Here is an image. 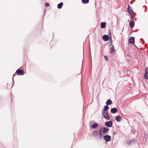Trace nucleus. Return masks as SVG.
<instances>
[{"mask_svg":"<svg viewBox=\"0 0 148 148\" xmlns=\"http://www.w3.org/2000/svg\"><path fill=\"white\" fill-rule=\"evenodd\" d=\"M102 114L104 118L108 120H109V116L107 112H103Z\"/></svg>","mask_w":148,"mask_h":148,"instance_id":"f03ea898","label":"nucleus"},{"mask_svg":"<svg viewBox=\"0 0 148 148\" xmlns=\"http://www.w3.org/2000/svg\"><path fill=\"white\" fill-rule=\"evenodd\" d=\"M45 6L46 7H48L49 6V4L48 3H45Z\"/></svg>","mask_w":148,"mask_h":148,"instance_id":"4be33fe9","label":"nucleus"},{"mask_svg":"<svg viewBox=\"0 0 148 148\" xmlns=\"http://www.w3.org/2000/svg\"><path fill=\"white\" fill-rule=\"evenodd\" d=\"M102 38L104 41H106L109 40L110 37L107 35H105L103 36Z\"/></svg>","mask_w":148,"mask_h":148,"instance_id":"1a4fd4ad","label":"nucleus"},{"mask_svg":"<svg viewBox=\"0 0 148 148\" xmlns=\"http://www.w3.org/2000/svg\"><path fill=\"white\" fill-rule=\"evenodd\" d=\"M98 134V132L97 131H93L92 133V135L93 136L95 137Z\"/></svg>","mask_w":148,"mask_h":148,"instance_id":"4468645a","label":"nucleus"},{"mask_svg":"<svg viewBox=\"0 0 148 148\" xmlns=\"http://www.w3.org/2000/svg\"><path fill=\"white\" fill-rule=\"evenodd\" d=\"M15 73L14 74V76L15 75Z\"/></svg>","mask_w":148,"mask_h":148,"instance_id":"b1692460","label":"nucleus"},{"mask_svg":"<svg viewBox=\"0 0 148 148\" xmlns=\"http://www.w3.org/2000/svg\"><path fill=\"white\" fill-rule=\"evenodd\" d=\"M110 53H113L115 51L114 47L113 45L112 47H110Z\"/></svg>","mask_w":148,"mask_h":148,"instance_id":"ddd939ff","label":"nucleus"},{"mask_svg":"<svg viewBox=\"0 0 148 148\" xmlns=\"http://www.w3.org/2000/svg\"><path fill=\"white\" fill-rule=\"evenodd\" d=\"M129 43L130 44H134V37H131L129 39Z\"/></svg>","mask_w":148,"mask_h":148,"instance_id":"6e6552de","label":"nucleus"},{"mask_svg":"<svg viewBox=\"0 0 148 148\" xmlns=\"http://www.w3.org/2000/svg\"><path fill=\"white\" fill-rule=\"evenodd\" d=\"M106 24L104 22H102L101 23V27L102 28H105L106 27Z\"/></svg>","mask_w":148,"mask_h":148,"instance_id":"2eb2a0df","label":"nucleus"},{"mask_svg":"<svg viewBox=\"0 0 148 148\" xmlns=\"http://www.w3.org/2000/svg\"><path fill=\"white\" fill-rule=\"evenodd\" d=\"M127 11L130 14H133L132 8L129 5H128Z\"/></svg>","mask_w":148,"mask_h":148,"instance_id":"39448f33","label":"nucleus"},{"mask_svg":"<svg viewBox=\"0 0 148 148\" xmlns=\"http://www.w3.org/2000/svg\"><path fill=\"white\" fill-rule=\"evenodd\" d=\"M98 125V124L97 123H94L92 124V127L93 129L95 128Z\"/></svg>","mask_w":148,"mask_h":148,"instance_id":"a211bd4d","label":"nucleus"},{"mask_svg":"<svg viewBox=\"0 0 148 148\" xmlns=\"http://www.w3.org/2000/svg\"><path fill=\"white\" fill-rule=\"evenodd\" d=\"M109 130V129L107 127H103L101 128L99 131L100 136H101L103 135L107 134V132Z\"/></svg>","mask_w":148,"mask_h":148,"instance_id":"f257e3e1","label":"nucleus"},{"mask_svg":"<svg viewBox=\"0 0 148 148\" xmlns=\"http://www.w3.org/2000/svg\"><path fill=\"white\" fill-rule=\"evenodd\" d=\"M108 109V107L107 106H106L103 109V112H107V111Z\"/></svg>","mask_w":148,"mask_h":148,"instance_id":"6ab92c4d","label":"nucleus"},{"mask_svg":"<svg viewBox=\"0 0 148 148\" xmlns=\"http://www.w3.org/2000/svg\"><path fill=\"white\" fill-rule=\"evenodd\" d=\"M122 119V117L120 115L117 116L115 118L116 120L118 121L119 122Z\"/></svg>","mask_w":148,"mask_h":148,"instance_id":"9d476101","label":"nucleus"},{"mask_svg":"<svg viewBox=\"0 0 148 148\" xmlns=\"http://www.w3.org/2000/svg\"><path fill=\"white\" fill-rule=\"evenodd\" d=\"M145 73L144 75V78L146 79H148V69L146 68L145 69Z\"/></svg>","mask_w":148,"mask_h":148,"instance_id":"20e7f679","label":"nucleus"},{"mask_svg":"<svg viewBox=\"0 0 148 148\" xmlns=\"http://www.w3.org/2000/svg\"><path fill=\"white\" fill-rule=\"evenodd\" d=\"M129 25L131 28H133L134 25V22L132 21H130L129 23Z\"/></svg>","mask_w":148,"mask_h":148,"instance_id":"f8f14e48","label":"nucleus"},{"mask_svg":"<svg viewBox=\"0 0 148 148\" xmlns=\"http://www.w3.org/2000/svg\"><path fill=\"white\" fill-rule=\"evenodd\" d=\"M112 103V101L110 99L108 100L106 102V104L107 105H110Z\"/></svg>","mask_w":148,"mask_h":148,"instance_id":"dca6fc26","label":"nucleus"},{"mask_svg":"<svg viewBox=\"0 0 148 148\" xmlns=\"http://www.w3.org/2000/svg\"><path fill=\"white\" fill-rule=\"evenodd\" d=\"M82 1L83 4L88 3L89 2V0H82Z\"/></svg>","mask_w":148,"mask_h":148,"instance_id":"aec40b11","label":"nucleus"},{"mask_svg":"<svg viewBox=\"0 0 148 148\" xmlns=\"http://www.w3.org/2000/svg\"><path fill=\"white\" fill-rule=\"evenodd\" d=\"M117 111V109L116 108H114L111 110V112L112 113L114 114Z\"/></svg>","mask_w":148,"mask_h":148,"instance_id":"9b49d317","label":"nucleus"},{"mask_svg":"<svg viewBox=\"0 0 148 148\" xmlns=\"http://www.w3.org/2000/svg\"><path fill=\"white\" fill-rule=\"evenodd\" d=\"M103 138L106 141H109L111 140L110 136L108 135L104 136H103Z\"/></svg>","mask_w":148,"mask_h":148,"instance_id":"423d86ee","label":"nucleus"},{"mask_svg":"<svg viewBox=\"0 0 148 148\" xmlns=\"http://www.w3.org/2000/svg\"><path fill=\"white\" fill-rule=\"evenodd\" d=\"M63 5V3L61 2L58 5V8L59 9H60L62 8Z\"/></svg>","mask_w":148,"mask_h":148,"instance_id":"f3484780","label":"nucleus"},{"mask_svg":"<svg viewBox=\"0 0 148 148\" xmlns=\"http://www.w3.org/2000/svg\"><path fill=\"white\" fill-rule=\"evenodd\" d=\"M112 122L110 121H109L106 122L105 123V125L108 127H110L112 126Z\"/></svg>","mask_w":148,"mask_h":148,"instance_id":"0eeeda50","label":"nucleus"},{"mask_svg":"<svg viewBox=\"0 0 148 148\" xmlns=\"http://www.w3.org/2000/svg\"><path fill=\"white\" fill-rule=\"evenodd\" d=\"M133 14H130V18L131 19H133Z\"/></svg>","mask_w":148,"mask_h":148,"instance_id":"5701e85b","label":"nucleus"},{"mask_svg":"<svg viewBox=\"0 0 148 148\" xmlns=\"http://www.w3.org/2000/svg\"><path fill=\"white\" fill-rule=\"evenodd\" d=\"M104 59L106 60V61H107L108 60V57L107 56H104Z\"/></svg>","mask_w":148,"mask_h":148,"instance_id":"412c9836","label":"nucleus"},{"mask_svg":"<svg viewBox=\"0 0 148 148\" xmlns=\"http://www.w3.org/2000/svg\"><path fill=\"white\" fill-rule=\"evenodd\" d=\"M16 73L18 75H23L24 74L23 71L20 69H18L16 71L15 73Z\"/></svg>","mask_w":148,"mask_h":148,"instance_id":"7ed1b4c3","label":"nucleus"}]
</instances>
